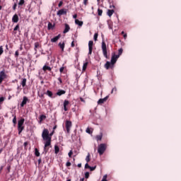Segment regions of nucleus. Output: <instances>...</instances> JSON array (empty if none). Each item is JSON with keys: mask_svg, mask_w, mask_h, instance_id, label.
I'll list each match as a JSON object with an SVG mask.
<instances>
[{"mask_svg": "<svg viewBox=\"0 0 181 181\" xmlns=\"http://www.w3.org/2000/svg\"><path fill=\"white\" fill-rule=\"evenodd\" d=\"M70 30V25L69 24L65 23V28L63 31V33H67Z\"/></svg>", "mask_w": 181, "mask_h": 181, "instance_id": "aec40b11", "label": "nucleus"}, {"mask_svg": "<svg viewBox=\"0 0 181 181\" xmlns=\"http://www.w3.org/2000/svg\"><path fill=\"white\" fill-rule=\"evenodd\" d=\"M86 132H87V134H91L92 133L91 130L90 129V128H87L86 129Z\"/></svg>", "mask_w": 181, "mask_h": 181, "instance_id": "09e8293b", "label": "nucleus"}, {"mask_svg": "<svg viewBox=\"0 0 181 181\" xmlns=\"http://www.w3.org/2000/svg\"><path fill=\"white\" fill-rule=\"evenodd\" d=\"M14 32H16V30H18V32H21V30L19 29V24H18L13 29Z\"/></svg>", "mask_w": 181, "mask_h": 181, "instance_id": "e433bc0d", "label": "nucleus"}, {"mask_svg": "<svg viewBox=\"0 0 181 181\" xmlns=\"http://www.w3.org/2000/svg\"><path fill=\"white\" fill-rule=\"evenodd\" d=\"M124 52V49H122V48H120L119 50H118V54L117 56H121V54H122V52Z\"/></svg>", "mask_w": 181, "mask_h": 181, "instance_id": "f704fd0d", "label": "nucleus"}, {"mask_svg": "<svg viewBox=\"0 0 181 181\" xmlns=\"http://www.w3.org/2000/svg\"><path fill=\"white\" fill-rule=\"evenodd\" d=\"M88 66V60H86V62L83 63V68H82V71H86L87 70V66Z\"/></svg>", "mask_w": 181, "mask_h": 181, "instance_id": "a211bd4d", "label": "nucleus"}, {"mask_svg": "<svg viewBox=\"0 0 181 181\" xmlns=\"http://www.w3.org/2000/svg\"><path fill=\"white\" fill-rule=\"evenodd\" d=\"M23 124H25V119L22 118L18 122V134L21 135L22 134V131L25 129V127H23Z\"/></svg>", "mask_w": 181, "mask_h": 181, "instance_id": "f03ea898", "label": "nucleus"}, {"mask_svg": "<svg viewBox=\"0 0 181 181\" xmlns=\"http://www.w3.org/2000/svg\"><path fill=\"white\" fill-rule=\"evenodd\" d=\"M19 57V51L17 50V51H16V52H15V57Z\"/></svg>", "mask_w": 181, "mask_h": 181, "instance_id": "37998d69", "label": "nucleus"}, {"mask_svg": "<svg viewBox=\"0 0 181 181\" xmlns=\"http://www.w3.org/2000/svg\"><path fill=\"white\" fill-rule=\"evenodd\" d=\"M118 59H119V55H117L115 54H113L112 55L110 62H112V64L115 65L117 63V60H118Z\"/></svg>", "mask_w": 181, "mask_h": 181, "instance_id": "1a4fd4ad", "label": "nucleus"}, {"mask_svg": "<svg viewBox=\"0 0 181 181\" xmlns=\"http://www.w3.org/2000/svg\"><path fill=\"white\" fill-rule=\"evenodd\" d=\"M54 134V130H53L49 134V130L47 129H45L42 132V136L44 141H46L44 146V152L47 153L49 152V146L52 145V136H53Z\"/></svg>", "mask_w": 181, "mask_h": 181, "instance_id": "f257e3e1", "label": "nucleus"}, {"mask_svg": "<svg viewBox=\"0 0 181 181\" xmlns=\"http://www.w3.org/2000/svg\"><path fill=\"white\" fill-rule=\"evenodd\" d=\"M78 168H81V163L78 164Z\"/></svg>", "mask_w": 181, "mask_h": 181, "instance_id": "680f3d73", "label": "nucleus"}, {"mask_svg": "<svg viewBox=\"0 0 181 181\" xmlns=\"http://www.w3.org/2000/svg\"><path fill=\"white\" fill-rule=\"evenodd\" d=\"M107 149V144H100L98 147V152L99 155H103L105 150Z\"/></svg>", "mask_w": 181, "mask_h": 181, "instance_id": "20e7f679", "label": "nucleus"}, {"mask_svg": "<svg viewBox=\"0 0 181 181\" xmlns=\"http://www.w3.org/2000/svg\"><path fill=\"white\" fill-rule=\"evenodd\" d=\"M64 94H66V91L64 90H58V91L57 92V95H63Z\"/></svg>", "mask_w": 181, "mask_h": 181, "instance_id": "412c9836", "label": "nucleus"}, {"mask_svg": "<svg viewBox=\"0 0 181 181\" xmlns=\"http://www.w3.org/2000/svg\"><path fill=\"white\" fill-rule=\"evenodd\" d=\"M93 39H94L95 42H97V40L98 39V33H95L94 34Z\"/></svg>", "mask_w": 181, "mask_h": 181, "instance_id": "473e14b6", "label": "nucleus"}, {"mask_svg": "<svg viewBox=\"0 0 181 181\" xmlns=\"http://www.w3.org/2000/svg\"><path fill=\"white\" fill-rule=\"evenodd\" d=\"M85 177L86 179H88L90 177V173L88 172L85 173Z\"/></svg>", "mask_w": 181, "mask_h": 181, "instance_id": "58836bf2", "label": "nucleus"}, {"mask_svg": "<svg viewBox=\"0 0 181 181\" xmlns=\"http://www.w3.org/2000/svg\"><path fill=\"white\" fill-rule=\"evenodd\" d=\"M114 12H115L113 9H112V10H107V15L110 16V17H111V16H112V15L114 14Z\"/></svg>", "mask_w": 181, "mask_h": 181, "instance_id": "a878e982", "label": "nucleus"}, {"mask_svg": "<svg viewBox=\"0 0 181 181\" xmlns=\"http://www.w3.org/2000/svg\"><path fill=\"white\" fill-rule=\"evenodd\" d=\"M54 152L56 154H57L59 152H60V148L59 147V146H57V145L54 146Z\"/></svg>", "mask_w": 181, "mask_h": 181, "instance_id": "cd10ccee", "label": "nucleus"}, {"mask_svg": "<svg viewBox=\"0 0 181 181\" xmlns=\"http://www.w3.org/2000/svg\"><path fill=\"white\" fill-rule=\"evenodd\" d=\"M108 98H109V96L107 95L104 98L99 99L98 101V104L99 105H101V104H104V103H106V101H107V100H108Z\"/></svg>", "mask_w": 181, "mask_h": 181, "instance_id": "f8f14e48", "label": "nucleus"}, {"mask_svg": "<svg viewBox=\"0 0 181 181\" xmlns=\"http://www.w3.org/2000/svg\"><path fill=\"white\" fill-rule=\"evenodd\" d=\"M28 145H29V142H28V141H25V142L23 144V146H24L25 151L28 150V148H27Z\"/></svg>", "mask_w": 181, "mask_h": 181, "instance_id": "4c0bfd02", "label": "nucleus"}, {"mask_svg": "<svg viewBox=\"0 0 181 181\" xmlns=\"http://www.w3.org/2000/svg\"><path fill=\"white\" fill-rule=\"evenodd\" d=\"M37 47H39V42H35V50L36 52V49H37Z\"/></svg>", "mask_w": 181, "mask_h": 181, "instance_id": "a19ab883", "label": "nucleus"}, {"mask_svg": "<svg viewBox=\"0 0 181 181\" xmlns=\"http://www.w3.org/2000/svg\"><path fill=\"white\" fill-rule=\"evenodd\" d=\"M37 162L38 165H40V163H42V159H38Z\"/></svg>", "mask_w": 181, "mask_h": 181, "instance_id": "13d9d810", "label": "nucleus"}, {"mask_svg": "<svg viewBox=\"0 0 181 181\" xmlns=\"http://www.w3.org/2000/svg\"><path fill=\"white\" fill-rule=\"evenodd\" d=\"M101 48L104 57H105V59H108V51L107 49V44L104 40L102 41Z\"/></svg>", "mask_w": 181, "mask_h": 181, "instance_id": "7ed1b4c3", "label": "nucleus"}, {"mask_svg": "<svg viewBox=\"0 0 181 181\" xmlns=\"http://www.w3.org/2000/svg\"><path fill=\"white\" fill-rule=\"evenodd\" d=\"M12 117H13V124L14 125H16L17 124V121H16V115H13Z\"/></svg>", "mask_w": 181, "mask_h": 181, "instance_id": "7c9ffc66", "label": "nucleus"}, {"mask_svg": "<svg viewBox=\"0 0 181 181\" xmlns=\"http://www.w3.org/2000/svg\"><path fill=\"white\" fill-rule=\"evenodd\" d=\"M98 16H103V10L102 9H100V8L98 9Z\"/></svg>", "mask_w": 181, "mask_h": 181, "instance_id": "72a5a7b5", "label": "nucleus"}, {"mask_svg": "<svg viewBox=\"0 0 181 181\" xmlns=\"http://www.w3.org/2000/svg\"><path fill=\"white\" fill-rule=\"evenodd\" d=\"M69 104H70V102L68 100L64 101V111H69V109L67 108Z\"/></svg>", "mask_w": 181, "mask_h": 181, "instance_id": "4468645a", "label": "nucleus"}, {"mask_svg": "<svg viewBox=\"0 0 181 181\" xmlns=\"http://www.w3.org/2000/svg\"><path fill=\"white\" fill-rule=\"evenodd\" d=\"M81 181H84V178L81 179Z\"/></svg>", "mask_w": 181, "mask_h": 181, "instance_id": "774afa93", "label": "nucleus"}, {"mask_svg": "<svg viewBox=\"0 0 181 181\" xmlns=\"http://www.w3.org/2000/svg\"><path fill=\"white\" fill-rule=\"evenodd\" d=\"M68 155H69V157L71 158H76V153H74L72 150H71V151H69V153H68Z\"/></svg>", "mask_w": 181, "mask_h": 181, "instance_id": "4be33fe9", "label": "nucleus"}, {"mask_svg": "<svg viewBox=\"0 0 181 181\" xmlns=\"http://www.w3.org/2000/svg\"><path fill=\"white\" fill-rule=\"evenodd\" d=\"M20 50H23V47L22 46L20 47Z\"/></svg>", "mask_w": 181, "mask_h": 181, "instance_id": "e2e57ef3", "label": "nucleus"}, {"mask_svg": "<svg viewBox=\"0 0 181 181\" xmlns=\"http://www.w3.org/2000/svg\"><path fill=\"white\" fill-rule=\"evenodd\" d=\"M114 64H112V62H106L105 64L104 65L105 69H106V70H110V69H114Z\"/></svg>", "mask_w": 181, "mask_h": 181, "instance_id": "6e6552de", "label": "nucleus"}, {"mask_svg": "<svg viewBox=\"0 0 181 181\" xmlns=\"http://www.w3.org/2000/svg\"><path fill=\"white\" fill-rule=\"evenodd\" d=\"M25 4V0H20V1L18 2V6H22Z\"/></svg>", "mask_w": 181, "mask_h": 181, "instance_id": "c9c22d12", "label": "nucleus"}, {"mask_svg": "<svg viewBox=\"0 0 181 181\" xmlns=\"http://www.w3.org/2000/svg\"><path fill=\"white\" fill-rule=\"evenodd\" d=\"M12 22H13V23H18V22H19V16H18V14H15L13 16Z\"/></svg>", "mask_w": 181, "mask_h": 181, "instance_id": "2eb2a0df", "label": "nucleus"}, {"mask_svg": "<svg viewBox=\"0 0 181 181\" xmlns=\"http://www.w3.org/2000/svg\"><path fill=\"white\" fill-rule=\"evenodd\" d=\"M64 42L62 43V42H59V46L60 47V49H62V52H64Z\"/></svg>", "mask_w": 181, "mask_h": 181, "instance_id": "c756f323", "label": "nucleus"}, {"mask_svg": "<svg viewBox=\"0 0 181 181\" xmlns=\"http://www.w3.org/2000/svg\"><path fill=\"white\" fill-rule=\"evenodd\" d=\"M7 170H8L7 173H9V172H11V165H8L7 167Z\"/></svg>", "mask_w": 181, "mask_h": 181, "instance_id": "603ef678", "label": "nucleus"}, {"mask_svg": "<svg viewBox=\"0 0 181 181\" xmlns=\"http://www.w3.org/2000/svg\"><path fill=\"white\" fill-rule=\"evenodd\" d=\"M6 77L7 76L6 74H5V70L0 71V81H4Z\"/></svg>", "mask_w": 181, "mask_h": 181, "instance_id": "9b49d317", "label": "nucleus"}, {"mask_svg": "<svg viewBox=\"0 0 181 181\" xmlns=\"http://www.w3.org/2000/svg\"><path fill=\"white\" fill-rule=\"evenodd\" d=\"M73 18H74V19H76V18H77V14H74V15L73 16Z\"/></svg>", "mask_w": 181, "mask_h": 181, "instance_id": "bf43d9fd", "label": "nucleus"}, {"mask_svg": "<svg viewBox=\"0 0 181 181\" xmlns=\"http://www.w3.org/2000/svg\"><path fill=\"white\" fill-rule=\"evenodd\" d=\"M46 94L48 95V97H50V98H53V93L52 91L47 90Z\"/></svg>", "mask_w": 181, "mask_h": 181, "instance_id": "c85d7f7f", "label": "nucleus"}, {"mask_svg": "<svg viewBox=\"0 0 181 181\" xmlns=\"http://www.w3.org/2000/svg\"><path fill=\"white\" fill-rule=\"evenodd\" d=\"M80 100L82 102V103H86V100H84V99L83 98H80Z\"/></svg>", "mask_w": 181, "mask_h": 181, "instance_id": "6e6d98bb", "label": "nucleus"}, {"mask_svg": "<svg viewBox=\"0 0 181 181\" xmlns=\"http://www.w3.org/2000/svg\"><path fill=\"white\" fill-rule=\"evenodd\" d=\"M75 23L79 26H83V21H80L78 19L75 20Z\"/></svg>", "mask_w": 181, "mask_h": 181, "instance_id": "bb28decb", "label": "nucleus"}, {"mask_svg": "<svg viewBox=\"0 0 181 181\" xmlns=\"http://www.w3.org/2000/svg\"><path fill=\"white\" fill-rule=\"evenodd\" d=\"M16 6H18V4L16 3V4H14V5L13 6V11H16Z\"/></svg>", "mask_w": 181, "mask_h": 181, "instance_id": "de8ad7c7", "label": "nucleus"}, {"mask_svg": "<svg viewBox=\"0 0 181 181\" xmlns=\"http://www.w3.org/2000/svg\"><path fill=\"white\" fill-rule=\"evenodd\" d=\"M86 162L87 163L85 165V169H90V172H93V170H95V169H97V165L91 167L90 166V165H88V162H90V159H87Z\"/></svg>", "mask_w": 181, "mask_h": 181, "instance_id": "0eeeda50", "label": "nucleus"}, {"mask_svg": "<svg viewBox=\"0 0 181 181\" xmlns=\"http://www.w3.org/2000/svg\"><path fill=\"white\" fill-rule=\"evenodd\" d=\"M44 119H46V115H41L40 116V122H39V123H40V124H42V122Z\"/></svg>", "mask_w": 181, "mask_h": 181, "instance_id": "393cba45", "label": "nucleus"}, {"mask_svg": "<svg viewBox=\"0 0 181 181\" xmlns=\"http://www.w3.org/2000/svg\"><path fill=\"white\" fill-rule=\"evenodd\" d=\"M110 8H115V6H110Z\"/></svg>", "mask_w": 181, "mask_h": 181, "instance_id": "338daca9", "label": "nucleus"}, {"mask_svg": "<svg viewBox=\"0 0 181 181\" xmlns=\"http://www.w3.org/2000/svg\"><path fill=\"white\" fill-rule=\"evenodd\" d=\"M57 128V125L54 126L53 131H54V129H56Z\"/></svg>", "mask_w": 181, "mask_h": 181, "instance_id": "052dcab7", "label": "nucleus"}, {"mask_svg": "<svg viewBox=\"0 0 181 181\" xmlns=\"http://www.w3.org/2000/svg\"><path fill=\"white\" fill-rule=\"evenodd\" d=\"M96 141L98 142V141H101L103 139V133H100L99 135H97L95 136Z\"/></svg>", "mask_w": 181, "mask_h": 181, "instance_id": "5701e85b", "label": "nucleus"}, {"mask_svg": "<svg viewBox=\"0 0 181 181\" xmlns=\"http://www.w3.org/2000/svg\"><path fill=\"white\" fill-rule=\"evenodd\" d=\"M63 6V1H59L58 6L59 8H62V6Z\"/></svg>", "mask_w": 181, "mask_h": 181, "instance_id": "c03bdc74", "label": "nucleus"}, {"mask_svg": "<svg viewBox=\"0 0 181 181\" xmlns=\"http://www.w3.org/2000/svg\"><path fill=\"white\" fill-rule=\"evenodd\" d=\"M4 53V47L0 46V56Z\"/></svg>", "mask_w": 181, "mask_h": 181, "instance_id": "ea45409f", "label": "nucleus"}, {"mask_svg": "<svg viewBox=\"0 0 181 181\" xmlns=\"http://www.w3.org/2000/svg\"><path fill=\"white\" fill-rule=\"evenodd\" d=\"M66 166H67L69 168V166H71V163H70V161H68L66 163Z\"/></svg>", "mask_w": 181, "mask_h": 181, "instance_id": "8fccbe9b", "label": "nucleus"}, {"mask_svg": "<svg viewBox=\"0 0 181 181\" xmlns=\"http://www.w3.org/2000/svg\"><path fill=\"white\" fill-rule=\"evenodd\" d=\"M101 181H107V175H104L103 178V180Z\"/></svg>", "mask_w": 181, "mask_h": 181, "instance_id": "3c124183", "label": "nucleus"}, {"mask_svg": "<svg viewBox=\"0 0 181 181\" xmlns=\"http://www.w3.org/2000/svg\"><path fill=\"white\" fill-rule=\"evenodd\" d=\"M57 15L59 18L62 17V15H67V9L66 8H62V9L59 10L57 12Z\"/></svg>", "mask_w": 181, "mask_h": 181, "instance_id": "423d86ee", "label": "nucleus"}, {"mask_svg": "<svg viewBox=\"0 0 181 181\" xmlns=\"http://www.w3.org/2000/svg\"><path fill=\"white\" fill-rule=\"evenodd\" d=\"M35 156H40V153L37 148H35Z\"/></svg>", "mask_w": 181, "mask_h": 181, "instance_id": "2f4dec72", "label": "nucleus"}, {"mask_svg": "<svg viewBox=\"0 0 181 181\" xmlns=\"http://www.w3.org/2000/svg\"><path fill=\"white\" fill-rule=\"evenodd\" d=\"M93 46H94V42L93 40H90L88 42V54H93Z\"/></svg>", "mask_w": 181, "mask_h": 181, "instance_id": "9d476101", "label": "nucleus"}, {"mask_svg": "<svg viewBox=\"0 0 181 181\" xmlns=\"http://www.w3.org/2000/svg\"><path fill=\"white\" fill-rule=\"evenodd\" d=\"M2 151H3V149L1 148V149H0V153H2Z\"/></svg>", "mask_w": 181, "mask_h": 181, "instance_id": "69168bd1", "label": "nucleus"}, {"mask_svg": "<svg viewBox=\"0 0 181 181\" xmlns=\"http://www.w3.org/2000/svg\"><path fill=\"white\" fill-rule=\"evenodd\" d=\"M58 81H59V83H58V84H63V81L62 80V78H58Z\"/></svg>", "mask_w": 181, "mask_h": 181, "instance_id": "a18cd8bd", "label": "nucleus"}, {"mask_svg": "<svg viewBox=\"0 0 181 181\" xmlns=\"http://www.w3.org/2000/svg\"><path fill=\"white\" fill-rule=\"evenodd\" d=\"M60 37H62V35L60 34H59L57 36L53 37L52 39H51L52 43H56V42H57V40H59V39H60Z\"/></svg>", "mask_w": 181, "mask_h": 181, "instance_id": "dca6fc26", "label": "nucleus"}, {"mask_svg": "<svg viewBox=\"0 0 181 181\" xmlns=\"http://www.w3.org/2000/svg\"><path fill=\"white\" fill-rule=\"evenodd\" d=\"M56 26L55 24H52V23H48L47 29L48 30H53L54 29V27Z\"/></svg>", "mask_w": 181, "mask_h": 181, "instance_id": "f3484780", "label": "nucleus"}, {"mask_svg": "<svg viewBox=\"0 0 181 181\" xmlns=\"http://www.w3.org/2000/svg\"><path fill=\"white\" fill-rule=\"evenodd\" d=\"M124 34H125V32L122 31V35H124Z\"/></svg>", "mask_w": 181, "mask_h": 181, "instance_id": "0e129e2a", "label": "nucleus"}, {"mask_svg": "<svg viewBox=\"0 0 181 181\" xmlns=\"http://www.w3.org/2000/svg\"><path fill=\"white\" fill-rule=\"evenodd\" d=\"M26 81H28L26 78H24L22 79V81H21V83L22 87H26Z\"/></svg>", "mask_w": 181, "mask_h": 181, "instance_id": "b1692460", "label": "nucleus"}, {"mask_svg": "<svg viewBox=\"0 0 181 181\" xmlns=\"http://www.w3.org/2000/svg\"><path fill=\"white\" fill-rule=\"evenodd\" d=\"M42 70L43 71H52V68L47 65H45L43 67H42Z\"/></svg>", "mask_w": 181, "mask_h": 181, "instance_id": "6ab92c4d", "label": "nucleus"}, {"mask_svg": "<svg viewBox=\"0 0 181 181\" xmlns=\"http://www.w3.org/2000/svg\"><path fill=\"white\" fill-rule=\"evenodd\" d=\"M83 4L86 6L88 4V0H83Z\"/></svg>", "mask_w": 181, "mask_h": 181, "instance_id": "864d4df0", "label": "nucleus"}, {"mask_svg": "<svg viewBox=\"0 0 181 181\" xmlns=\"http://www.w3.org/2000/svg\"><path fill=\"white\" fill-rule=\"evenodd\" d=\"M71 46L72 47H74V46H75L74 40L72 41V42H71Z\"/></svg>", "mask_w": 181, "mask_h": 181, "instance_id": "5fc2aeb1", "label": "nucleus"}, {"mask_svg": "<svg viewBox=\"0 0 181 181\" xmlns=\"http://www.w3.org/2000/svg\"><path fill=\"white\" fill-rule=\"evenodd\" d=\"M72 125H73V124L71 123V121L66 120L65 122V127H66L67 134H70V129H71Z\"/></svg>", "mask_w": 181, "mask_h": 181, "instance_id": "39448f33", "label": "nucleus"}, {"mask_svg": "<svg viewBox=\"0 0 181 181\" xmlns=\"http://www.w3.org/2000/svg\"><path fill=\"white\" fill-rule=\"evenodd\" d=\"M4 101H5V98L1 97L0 98V104H2L4 103Z\"/></svg>", "mask_w": 181, "mask_h": 181, "instance_id": "79ce46f5", "label": "nucleus"}, {"mask_svg": "<svg viewBox=\"0 0 181 181\" xmlns=\"http://www.w3.org/2000/svg\"><path fill=\"white\" fill-rule=\"evenodd\" d=\"M28 97L24 96L23 98V101L21 103V107H25V105H26V104L28 103Z\"/></svg>", "mask_w": 181, "mask_h": 181, "instance_id": "ddd939ff", "label": "nucleus"}, {"mask_svg": "<svg viewBox=\"0 0 181 181\" xmlns=\"http://www.w3.org/2000/svg\"><path fill=\"white\" fill-rule=\"evenodd\" d=\"M127 36H128V35H127V33H124V35H123L124 39H127Z\"/></svg>", "mask_w": 181, "mask_h": 181, "instance_id": "4d7b16f0", "label": "nucleus"}, {"mask_svg": "<svg viewBox=\"0 0 181 181\" xmlns=\"http://www.w3.org/2000/svg\"><path fill=\"white\" fill-rule=\"evenodd\" d=\"M63 71H64V66H62L59 69V72L60 73H63Z\"/></svg>", "mask_w": 181, "mask_h": 181, "instance_id": "49530a36", "label": "nucleus"}]
</instances>
